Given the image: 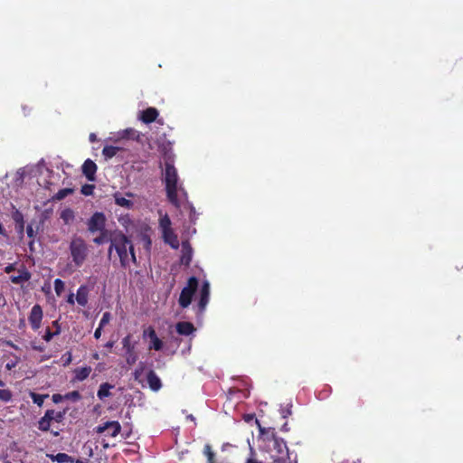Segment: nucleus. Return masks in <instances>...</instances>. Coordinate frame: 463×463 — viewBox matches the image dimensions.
Returning <instances> with one entry per match:
<instances>
[{
	"mask_svg": "<svg viewBox=\"0 0 463 463\" xmlns=\"http://www.w3.org/2000/svg\"><path fill=\"white\" fill-rule=\"evenodd\" d=\"M163 181L168 201L176 208L181 207L187 201V193L179 179L177 170L174 166L170 156L165 158Z\"/></svg>",
	"mask_w": 463,
	"mask_h": 463,
	"instance_id": "1",
	"label": "nucleus"
},
{
	"mask_svg": "<svg viewBox=\"0 0 463 463\" xmlns=\"http://www.w3.org/2000/svg\"><path fill=\"white\" fill-rule=\"evenodd\" d=\"M109 242H110L108 251L109 256L110 257L112 250H115L122 267L128 268L131 264L137 263L133 244L121 231L118 230L114 232Z\"/></svg>",
	"mask_w": 463,
	"mask_h": 463,
	"instance_id": "2",
	"label": "nucleus"
},
{
	"mask_svg": "<svg viewBox=\"0 0 463 463\" xmlns=\"http://www.w3.org/2000/svg\"><path fill=\"white\" fill-rule=\"evenodd\" d=\"M106 222V215L101 212L94 213L86 222L90 233H98V236L93 238V243H95L96 245H102L109 242V239H111V236L114 234V232L118 231L107 229Z\"/></svg>",
	"mask_w": 463,
	"mask_h": 463,
	"instance_id": "3",
	"label": "nucleus"
},
{
	"mask_svg": "<svg viewBox=\"0 0 463 463\" xmlns=\"http://www.w3.org/2000/svg\"><path fill=\"white\" fill-rule=\"evenodd\" d=\"M69 249L74 266L77 268L81 267L89 255L86 241L82 238L75 236L71 239Z\"/></svg>",
	"mask_w": 463,
	"mask_h": 463,
	"instance_id": "4",
	"label": "nucleus"
},
{
	"mask_svg": "<svg viewBox=\"0 0 463 463\" xmlns=\"http://www.w3.org/2000/svg\"><path fill=\"white\" fill-rule=\"evenodd\" d=\"M273 446L274 450L271 457L274 463H297L296 458H290L288 447L283 440L275 439Z\"/></svg>",
	"mask_w": 463,
	"mask_h": 463,
	"instance_id": "5",
	"label": "nucleus"
},
{
	"mask_svg": "<svg viewBox=\"0 0 463 463\" xmlns=\"http://www.w3.org/2000/svg\"><path fill=\"white\" fill-rule=\"evenodd\" d=\"M198 280L196 278L192 277L187 282V286L184 287L180 294L179 304L182 307H187L192 301V298L197 289Z\"/></svg>",
	"mask_w": 463,
	"mask_h": 463,
	"instance_id": "6",
	"label": "nucleus"
},
{
	"mask_svg": "<svg viewBox=\"0 0 463 463\" xmlns=\"http://www.w3.org/2000/svg\"><path fill=\"white\" fill-rule=\"evenodd\" d=\"M95 430L99 434L106 432L107 436L115 438L119 434L121 430V425L117 420L106 421L102 425L96 427Z\"/></svg>",
	"mask_w": 463,
	"mask_h": 463,
	"instance_id": "7",
	"label": "nucleus"
},
{
	"mask_svg": "<svg viewBox=\"0 0 463 463\" xmlns=\"http://www.w3.org/2000/svg\"><path fill=\"white\" fill-rule=\"evenodd\" d=\"M122 347L125 351L126 361L129 365L134 364L137 360V355L134 352L135 345L131 343V336H125L122 341Z\"/></svg>",
	"mask_w": 463,
	"mask_h": 463,
	"instance_id": "8",
	"label": "nucleus"
},
{
	"mask_svg": "<svg viewBox=\"0 0 463 463\" xmlns=\"http://www.w3.org/2000/svg\"><path fill=\"white\" fill-rule=\"evenodd\" d=\"M143 337L150 339L149 349H155L156 351L162 349L163 342L157 337L153 327L149 326L146 328L143 332Z\"/></svg>",
	"mask_w": 463,
	"mask_h": 463,
	"instance_id": "9",
	"label": "nucleus"
},
{
	"mask_svg": "<svg viewBox=\"0 0 463 463\" xmlns=\"http://www.w3.org/2000/svg\"><path fill=\"white\" fill-rule=\"evenodd\" d=\"M42 319L43 309L39 305H34L29 316V322L31 323L33 329L37 330L40 328Z\"/></svg>",
	"mask_w": 463,
	"mask_h": 463,
	"instance_id": "10",
	"label": "nucleus"
},
{
	"mask_svg": "<svg viewBox=\"0 0 463 463\" xmlns=\"http://www.w3.org/2000/svg\"><path fill=\"white\" fill-rule=\"evenodd\" d=\"M96 171H97V165L90 159H87L84 162V164L82 165V173L87 177V179L89 181H94L95 180Z\"/></svg>",
	"mask_w": 463,
	"mask_h": 463,
	"instance_id": "11",
	"label": "nucleus"
},
{
	"mask_svg": "<svg viewBox=\"0 0 463 463\" xmlns=\"http://www.w3.org/2000/svg\"><path fill=\"white\" fill-rule=\"evenodd\" d=\"M162 234L165 243L169 244L173 249H178L179 241L173 229L163 231Z\"/></svg>",
	"mask_w": 463,
	"mask_h": 463,
	"instance_id": "12",
	"label": "nucleus"
},
{
	"mask_svg": "<svg viewBox=\"0 0 463 463\" xmlns=\"http://www.w3.org/2000/svg\"><path fill=\"white\" fill-rule=\"evenodd\" d=\"M193 257V249L188 241L182 243L181 263L189 266Z\"/></svg>",
	"mask_w": 463,
	"mask_h": 463,
	"instance_id": "13",
	"label": "nucleus"
},
{
	"mask_svg": "<svg viewBox=\"0 0 463 463\" xmlns=\"http://www.w3.org/2000/svg\"><path fill=\"white\" fill-rule=\"evenodd\" d=\"M200 301H199V307L203 310L205 308L209 302V297H210V284L208 281H204L201 291H200Z\"/></svg>",
	"mask_w": 463,
	"mask_h": 463,
	"instance_id": "14",
	"label": "nucleus"
},
{
	"mask_svg": "<svg viewBox=\"0 0 463 463\" xmlns=\"http://www.w3.org/2000/svg\"><path fill=\"white\" fill-rule=\"evenodd\" d=\"M30 279L31 273L25 268L19 269L18 275H13L10 277V280L14 284H24L29 281Z\"/></svg>",
	"mask_w": 463,
	"mask_h": 463,
	"instance_id": "15",
	"label": "nucleus"
},
{
	"mask_svg": "<svg viewBox=\"0 0 463 463\" xmlns=\"http://www.w3.org/2000/svg\"><path fill=\"white\" fill-rule=\"evenodd\" d=\"M146 380L150 389L155 392H157L162 387L161 380L154 371L148 372Z\"/></svg>",
	"mask_w": 463,
	"mask_h": 463,
	"instance_id": "16",
	"label": "nucleus"
},
{
	"mask_svg": "<svg viewBox=\"0 0 463 463\" xmlns=\"http://www.w3.org/2000/svg\"><path fill=\"white\" fill-rule=\"evenodd\" d=\"M175 327L177 333L182 335H190L195 330L194 325L190 322H179L176 324Z\"/></svg>",
	"mask_w": 463,
	"mask_h": 463,
	"instance_id": "17",
	"label": "nucleus"
},
{
	"mask_svg": "<svg viewBox=\"0 0 463 463\" xmlns=\"http://www.w3.org/2000/svg\"><path fill=\"white\" fill-rule=\"evenodd\" d=\"M158 116V111L155 108H148L146 109V110L142 111L141 113V116H140V119L144 122V123H151L153 121L156 120V118H157Z\"/></svg>",
	"mask_w": 463,
	"mask_h": 463,
	"instance_id": "18",
	"label": "nucleus"
},
{
	"mask_svg": "<svg viewBox=\"0 0 463 463\" xmlns=\"http://www.w3.org/2000/svg\"><path fill=\"white\" fill-rule=\"evenodd\" d=\"M115 203L120 207L126 209H131L134 205L133 202L125 198L120 193H115L113 194Z\"/></svg>",
	"mask_w": 463,
	"mask_h": 463,
	"instance_id": "19",
	"label": "nucleus"
},
{
	"mask_svg": "<svg viewBox=\"0 0 463 463\" xmlns=\"http://www.w3.org/2000/svg\"><path fill=\"white\" fill-rule=\"evenodd\" d=\"M89 290L86 286H80L77 290L76 300L81 307H85L88 303Z\"/></svg>",
	"mask_w": 463,
	"mask_h": 463,
	"instance_id": "20",
	"label": "nucleus"
},
{
	"mask_svg": "<svg viewBox=\"0 0 463 463\" xmlns=\"http://www.w3.org/2000/svg\"><path fill=\"white\" fill-rule=\"evenodd\" d=\"M91 368L90 366L80 367L74 370L75 379L78 381H83L90 375Z\"/></svg>",
	"mask_w": 463,
	"mask_h": 463,
	"instance_id": "21",
	"label": "nucleus"
},
{
	"mask_svg": "<svg viewBox=\"0 0 463 463\" xmlns=\"http://www.w3.org/2000/svg\"><path fill=\"white\" fill-rule=\"evenodd\" d=\"M113 388V385L105 383L99 385V391L97 392V396L99 399L103 400L106 397H109L110 395V389Z\"/></svg>",
	"mask_w": 463,
	"mask_h": 463,
	"instance_id": "22",
	"label": "nucleus"
},
{
	"mask_svg": "<svg viewBox=\"0 0 463 463\" xmlns=\"http://www.w3.org/2000/svg\"><path fill=\"white\" fill-rule=\"evenodd\" d=\"M14 220L16 223L15 229L20 235H23L24 229V217L21 213L15 212L14 214Z\"/></svg>",
	"mask_w": 463,
	"mask_h": 463,
	"instance_id": "23",
	"label": "nucleus"
},
{
	"mask_svg": "<svg viewBox=\"0 0 463 463\" xmlns=\"http://www.w3.org/2000/svg\"><path fill=\"white\" fill-rule=\"evenodd\" d=\"M60 217L63 221V222L68 225L73 222L75 215L74 212L71 209L66 208L63 211H61Z\"/></svg>",
	"mask_w": 463,
	"mask_h": 463,
	"instance_id": "24",
	"label": "nucleus"
},
{
	"mask_svg": "<svg viewBox=\"0 0 463 463\" xmlns=\"http://www.w3.org/2000/svg\"><path fill=\"white\" fill-rule=\"evenodd\" d=\"M45 413L49 414V419L51 421H56V422H61L65 416V411H55L53 410H48L45 411Z\"/></svg>",
	"mask_w": 463,
	"mask_h": 463,
	"instance_id": "25",
	"label": "nucleus"
},
{
	"mask_svg": "<svg viewBox=\"0 0 463 463\" xmlns=\"http://www.w3.org/2000/svg\"><path fill=\"white\" fill-rule=\"evenodd\" d=\"M203 454L207 458V463H216L215 453L213 452L210 444L204 445Z\"/></svg>",
	"mask_w": 463,
	"mask_h": 463,
	"instance_id": "26",
	"label": "nucleus"
},
{
	"mask_svg": "<svg viewBox=\"0 0 463 463\" xmlns=\"http://www.w3.org/2000/svg\"><path fill=\"white\" fill-rule=\"evenodd\" d=\"M52 459L58 463H73L74 462L73 458L66 453H58L55 456H52Z\"/></svg>",
	"mask_w": 463,
	"mask_h": 463,
	"instance_id": "27",
	"label": "nucleus"
},
{
	"mask_svg": "<svg viewBox=\"0 0 463 463\" xmlns=\"http://www.w3.org/2000/svg\"><path fill=\"white\" fill-rule=\"evenodd\" d=\"M49 414L50 413H44V416L40 419L38 422L39 430L43 431H48L50 430L52 421L49 419Z\"/></svg>",
	"mask_w": 463,
	"mask_h": 463,
	"instance_id": "28",
	"label": "nucleus"
},
{
	"mask_svg": "<svg viewBox=\"0 0 463 463\" xmlns=\"http://www.w3.org/2000/svg\"><path fill=\"white\" fill-rule=\"evenodd\" d=\"M159 227H160L161 232L172 229L171 228V220L167 214L160 215Z\"/></svg>",
	"mask_w": 463,
	"mask_h": 463,
	"instance_id": "29",
	"label": "nucleus"
},
{
	"mask_svg": "<svg viewBox=\"0 0 463 463\" xmlns=\"http://www.w3.org/2000/svg\"><path fill=\"white\" fill-rule=\"evenodd\" d=\"M48 394H39L33 392H30V397L33 402L40 407L43 406L44 400L48 398Z\"/></svg>",
	"mask_w": 463,
	"mask_h": 463,
	"instance_id": "30",
	"label": "nucleus"
},
{
	"mask_svg": "<svg viewBox=\"0 0 463 463\" xmlns=\"http://www.w3.org/2000/svg\"><path fill=\"white\" fill-rule=\"evenodd\" d=\"M118 151V147L107 146L103 148L102 154L106 158H112Z\"/></svg>",
	"mask_w": 463,
	"mask_h": 463,
	"instance_id": "31",
	"label": "nucleus"
},
{
	"mask_svg": "<svg viewBox=\"0 0 463 463\" xmlns=\"http://www.w3.org/2000/svg\"><path fill=\"white\" fill-rule=\"evenodd\" d=\"M73 190L71 188H64L58 191L55 195L53 196V199L55 200H62L69 194H72Z\"/></svg>",
	"mask_w": 463,
	"mask_h": 463,
	"instance_id": "32",
	"label": "nucleus"
},
{
	"mask_svg": "<svg viewBox=\"0 0 463 463\" xmlns=\"http://www.w3.org/2000/svg\"><path fill=\"white\" fill-rule=\"evenodd\" d=\"M54 290L56 292V294L58 296H61L62 294V292L64 291V288H65V284L64 282L60 279H56L54 280Z\"/></svg>",
	"mask_w": 463,
	"mask_h": 463,
	"instance_id": "33",
	"label": "nucleus"
},
{
	"mask_svg": "<svg viewBox=\"0 0 463 463\" xmlns=\"http://www.w3.org/2000/svg\"><path fill=\"white\" fill-rule=\"evenodd\" d=\"M137 137H138L137 132L132 128H128V129L124 130L123 135H122V137L131 138V139H135Z\"/></svg>",
	"mask_w": 463,
	"mask_h": 463,
	"instance_id": "34",
	"label": "nucleus"
},
{
	"mask_svg": "<svg viewBox=\"0 0 463 463\" xmlns=\"http://www.w3.org/2000/svg\"><path fill=\"white\" fill-rule=\"evenodd\" d=\"M111 316L109 312H105L99 321V327H104L106 325H108L110 321Z\"/></svg>",
	"mask_w": 463,
	"mask_h": 463,
	"instance_id": "35",
	"label": "nucleus"
},
{
	"mask_svg": "<svg viewBox=\"0 0 463 463\" xmlns=\"http://www.w3.org/2000/svg\"><path fill=\"white\" fill-rule=\"evenodd\" d=\"M11 398H12V394H11L10 391L5 390V389L0 390V400H2L4 402H8L11 400Z\"/></svg>",
	"mask_w": 463,
	"mask_h": 463,
	"instance_id": "36",
	"label": "nucleus"
},
{
	"mask_svg": "<svg viewBox=\"0 0 463 463\" xmlns=\"http://www.w3.org/2000/svg\"><path fill=\"white\" fill-rule=\"evenodd\" d=\"M144 369H145V364L139 363L137 368L134 372V377L136 380H138L141 377V375L144 372Z\"/></svg>",
	"mask_w": 463,
	"mask_h": 463,
	"instance_id": "37",
	"label": "nucleus"
},
{
	"mask_svg": "<svg viewBox=\"0 0 463 463\" xmlns=\"http://www.w3.org/2000/svg\"><path fill=\"white\" fill-rule=\"evenodd\" d=\"M61 332V329H57L55 330V332H51L50 329H47L45 335H43V339L46 341V342H50L52 340V338L56 335H59Z\"/></svg>",
	"mask_w": 463,
	"mask_h": 463,
	"instance_id": "38",
	"label": "nucleus"
},
{
	"mask_svg": "<svg viewBox=\"0 0 463 463\" xmlns=\"http://www.w3.org/2000/svg\"><path fill=\"white\" fill-rule=\"evenodd\" d=\"M93 190H94V185H92V184H85V185H83L81 187V193L84 195H90V194H92Z\"/></svg>",
	"mask_w": 463,
	"mask_h": 463,
	"instance_id": "39",
	"label": "nucleus"
},
{
	"mask_svg": "<svg viewBox=\"0 0 463 463\" xmlns=\"http://www.w3.org/2000/svg\"><path fill=\"white\" fill-rule=\"evenodd\" d=\"M26 233H27V236L31 239H33L34 236H35V232L33 228L32 225H28L27 228H26Z\"/></svg>",
	"mask_w": 463,
	"mask_h": 463,
	"instance_id": "40",
	"label": "nucleus"
},
{
	"mask_svg": "<svg viewBox=\"0 0 463 463\" xmlns=\"http://www.w3.org/2000/svg\"><path fill=\"white\" fill-rule=\"evenodd\" d=\"M290 414H291L290 407L281 410V415L283 418H287Z\"/></svg>",
	"mask_w": 463,
	"mask_h": 463,
	"instance_id": "41",
	"label": "nucleus"
},
{
	"mask_svg": "<svg viewBox=\"0 0 463 463\" xmlns=\"http://www.w3.org/2000/svg\"><path fill=\"white\" fill-rule=\"evenodd\" d=\"M63 397L61 394H53L52 401L54 403H59L62 401Z\"/></svg>",
	"mask_w": 463,
	"mask_h": 463,
	"instance_id": "42",
	"label": "nucleus"
},
{
	"mask_svg": "<svg viewBox=\"0 0 463 463\" xmlns=\"http://www.w3.org/2000/svg\"><path fill=\"white\" fill-rule=\"evenodd\" d=\"M14 269H15V268H14V264H9V265H7V266L5 267V271L6 273H11V272H12V271H14Z\"/></svg>",
	"mask_w": 463,
	"mask_h": 463,
	"instance_id": "43",
	"label": "nucleus"
},
{
	"mask_svg": "<svg viewBox=\"0 0 463 463\" xmlns=\"http://www.w3.org/2000/svg\"><path fill=\"white\" fill-rule=\"evenodd\" d=\"M101 330H102V327H99V326L95 330V332H94V337H95L96 339H99V338L100 337V335H101Z\"/></svg>",
	"mask_w": 463,
	"mask_h": 463,
	"instance_id": "44",
	"label": "nucleus"
},
{
	"mask_svg": "<svg viewBox=\"0 0 463 463\" xmlns=\"http://www.w3.org/2000/svg\"><path fill=\"white\" fill-rule=\"evenodd\" d=\"M68 302H69L70 304H73V303H74V294H73V293H71V294H70V295H69V297H68Z\"/></svg>",
	"mask_w": 463,
	"mask_h": 463,
	"instance_id": "45",
	"label": "nucleus"
},
{
	"mask_svg": "<svg viewBox=\"0 0 463 463\" xmlns=\"http://www.w3.org/2000/svg\"><path fill=\"white\" fill-rule=\"evenodd\" d=\"M96 138H97V137H96V135H95L94 133H91V134L90 135V142H94V141L96 140Z\"/></svg>",
	"mask_w": 463,
	"mask_h": 463,
	"instance_id": "46",
	"label": "nucleus"
},
{
	"mask_svg": "<svg viewBox=\"0 0 463 463\" xmlns=\"http://www.w3.org/2000/svg\"><path fill=\"white\" fill-rule=\"evenodd\" d=\"M71 397L79 398V397H80V394H79V392H72L71 393Z\"/></svg>",
	"mask_w": 463,
	"mask_h": 463,
	"instance_id": "47",
	"label": "nucleus"
},
{
	"mask_svg": "<svg viewBox=\"0 0 463 463\" xmlns=\"http://www.w3.org/2000/svg\"><path fill=\"white\" fill-rule=\"evenodd\" d=\"M113 345H114V343H113V342H108V343L106 344V347H108V348H111V347L113 346Z\"/></svg>",
	"mask_w": 463,
	"mask_h": 463,
	"instance_id": "48",
	"label": "nucleus"
},
{
	"mask_svg": "<svg viewBox=\"0 0 463 463\" xmlns=\"http://www.w3.org/2000/svg\"><path fill=\"white\" fill-rule=\"evenodd\" d=\"M0 234H5V229L1 223H0Z\"/></svg>",
	"mask_w": 463,
	"mask_h": 463,
	"instance_id": "49",
	"label": "nucleus"
},
{
	"mask_svg": "<svg viewBox=\"0 0 463 463\" xmlns=\"http://www.w3.org/2000/svg\"><path fill=\"white\" fill-rule=\"evenodd\" d=\"M53 326H55L56 330L59 328L60 329V326L58 324V321H54L53 322Z\"/></svg>",
	"mask_w": 463,
	"mask_h": 463,
	"instance_id": "50",
	"label": "nucleus"
},
{
	"mask_svg": "<svg viewBox=\"0 0 463 463\" xmlns=\"http://www.w3.org/2000/svg\"><path fill=\"white\" fill-rule=\"evenodd\" d=\"M71 361V354H69V357L67 358L66 364H70Z\"/></svg>",
	"mask_w": 463,
	"mask_h": 463,
	"instance_id": "51",
	"label": "nucleus"
},
{
	"mask_svg": "<svg viewBox=\"0 0 463 463\" xmlns=\"http://www.w3.org/2000/svg\"><path fill=\"white\" fill-rule=\"evenodd\" d=\"M187 419L191 420H194V417L191 414V415H188L187 416Z\"/></svg>",
	"mask_w": 463,
	"mask_h": 463,
	"instance_id": "52",
	"label": "nucleus"
},
{
	"mask_svg": "<svg viewBox=\"0 0 463 463\" xmlns=\"http://www.w3.org/2000/svg\"><path fill=\"white\" fill-rule=\"evenodd\" d=\"M93 357H94L95 359H99V354H95L93 355Z\"/></svg>",
	"mask_w": 463,
	"mask_h": 463,
	"instance_id": "53",
	"label": "nucleus"
},
{
	"mask_svg": "<svg viewBox=\"0 0 463 463\" xmlns=\"http://www.w3.org/2000/svg\"><path fill=\"white\" fill-rule=\"evenodd\" d=\"M252 418V416L248 415L246 418V420H250Z\"/></svg>",
	"mask_w": 463,
	"mask_h": 463,
	"instance_id": "54",
	"label": "nucleus"
},
{
	"mask_svg": "<svg viewBox=\"0 0 463 463\" xmlns=\"http://www.w3.org/2000/svg\"><path fill=\"white\" fill-rule=\"evenodd\" d=\"M5 385L4 382L0 380V386L3 387Z\"/></svg>",
	"mask_w": 463,
	"mask_h": 463,
	"instance_id": "55",
	"label": "nucleus"
},
{
	"mask_svg": "<svg viewBox=\"0 0 463 463\" xmlns=\"http://www.w3.org/2000/svg\"><path fill=\"white\" fill-rule=\"evenodd\" d=\"M75 463H84V462L82 460L78 459L75 461Z\"/></svg>",
	"mask_w": 463,
	"mask_h": 463,
	"instance_id": "56",
	"label": "nucleus"
},
{
	"mask_svg": "<svg viewBox=\"0 0 463 463\" xmlns=\"http://www.w3.org/2000/svg\"><path fill=\"white\" fill-rule=\"evenodd\" d=\"M54 436H58L59 435V432L58 431H54L52 432Z\"/></svg>",
	"mask_w": 463,
	"mask_h": 463,
	"instance_id": "57",
	"label": "nucleus"
},
{
	"mask_svg": "<svg viewBox=\"0 0 463 463\" xmlns=\"http://www.w3.org/2000/svg\"><path fill=\"white\" fill-rule=\"evenodd\" d=\"M127 195H128V196H130V197H132V196H133V194H131V193H128V194H127Z\"/></svg>",
	"mask_w": 463,
	"mask_h": 463,
	"instance_id": "58",
	"label": "nucleus"
},
{
	"mask_svg": "<svg viewBox=\"0 0 463 463\" xmlns=\"http://www.w3.org/2000/svg\"><path fill=\"white\" fill-rule=\"evenodd\" d=\"M11 367H12V364H7L8 369H11Z\"/></svg>",
	"mask_w": 463,
	"mask_h": 463,
	"instance_id": "59",
	"label": "nucleus"
}]
</instances>
